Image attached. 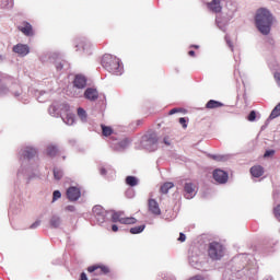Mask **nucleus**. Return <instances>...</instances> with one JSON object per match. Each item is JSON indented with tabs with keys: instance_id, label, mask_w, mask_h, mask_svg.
<instances>
[{
	"instance_id": "obj_36",
	"label": "nucleus",
	"mask_w": 280,
	"mask_h": 280,
	"mask_svg": "<svg viewBox=\"0 0 280 280\" xmlns=\"http://www.w3.org/2000/svg\"><path fill=\"white\" fill-rule=\"evenodd\" d=\"M77 47H82V49H86V47H89V44L81 42L79 45H77Z\"/></svg>"
},
{
	"instance_id": "obj_24",
	"label": "nucleus",
	"mask_w": 280,
	"mask_h": 280,
	"mask_svg": "<svg viewBox=\"0 0 280 280\" xmlns=\"http://www.w3.org/2000/svg\"><path fill=\"white\" fill-rule=\"evenodd\" d=\"M101 128H102V132H103L104 137H110V135H113V128L112 127H108L106 125H102Z\"/></svg>"
},
{
	"instance_id": "obj_3",
	"label": "nucleus",
	"mask_w": 280,
	"mask_h": 280,
	"mask_svg": "<svg viewBox=\"0 0 280 280\" xmlns=\"http://www.w3.org/2000/svg\"><path fill=\"white\" fill-rule=\"evenodd\" d=\"M208 255L210 259H222L224 257V245L220 242H211L208 246Z\"/></svg>"
},
{
	"instance_id": "obj_45",
	"label": "nucleus",
	"mask_w": 280,
	"mask_h": 280,
	"mask_svg": "<svg viewBox=\"0 0 280 280\" xmlns=\"http://www.w3.org/2000/svg\"><path fill=\"white\" fill-rule=\"evenodd\" d=\"M57 69H62V63L57 65Z\"/></svg>"
},
{
	"instance_id": "obj_43",
	"label": "nucleus",
	"mask_w": 280,
	"mask_h": 280,
	"mask_svg": "<svg viewBox=\"0 0 280 280\" xmlns=\"http://www.w3.org/2000/svg\"><path fill=\"white\" fill-rule=\"evenodd\" d=\"M188 56H190L191 58H194V56H196V51H194V50L188 51Z\"/></svg>"
},
{
	"instance_id": "obj_14",
	"label": "nucleus",
	"mask_w": 280,
	"mask_h": 280,
	"mask_svg": "<svg viewBox=\"0 0 280 280\" xmlns=\"http://www.w3.org/2000/svg\"><path fill=\"white\" fill-rule=\"evenodd\" d=\"M209 10L214 13L222 12V5L220 4V0H212L210 3H208Z\"/></svg>"
},
{
	"instance_id": "obj_41",
	"label": "nucleus",
	"mask_w": 280,
	"mask_h": 280,
	"mask_svg": "<svg viewBox=\"0 0 280 280\" xmlns=\"http://www.w3.org/2000/svg\"><path fill=\"white\" fill-rule=\"evenodd\" d=\"M80 280H89V278L86 277V273L82 272Z\"/></svg>"
},
{
	"instance_id": "obj_1",
	"label": "nucleus",
	"mask_w": 280,
	"mask_h": 280,
	"mask_svg": "<svg viewBox=\"0 0 280 280\" xmlns=\"http://www.w3.org/2000/svg\"><path fill=\"white\" fill-rule=\"evenodd\" d=\"M255 21L258 32L268 36V34H270L272 23H275V16H272V13H270L266 8H260L256 12Z\"/></svg>"
},
{
	"instance_id": "obj_38",
	"label": "nucleus",
	"mask_w": 280,
	"mask_h": 280,
	"mask_svg": "<svg viewBox=\"0 0 280 280\" xmlns=\"http://www.w3.org/2000/svg\"><path fill=\"white\" fill-rule=\"evenodd\" d=\"M37 226H40V221H35V222L31 225V229H36Z\"/></svg>"
},
{
	"instance_id": "obj_4",
	"label": "nucleus",
	"mask_w": 280,
	"mask_h": 280,
	"mask_svg": "<svg viewBox=\"0 0 280 280\" xmlns=\"http://www.w3.org/2000/svg\"><path fill=\"white\" fill-rule=\"evenodd\" d=\"M112 222H119L120 224H137V220L133 217H124V212H114L112 215Z\"/></svg>"
},
{
	"instance_id": "obj_6",
	"label": "nucleus",
	"mask_w": 280,
	"mask_h": 280,
	"mask_svg": "<svg viewBox=\"0 0 280 280\" xmlns=\"http://www.w3.org/2000/svg\"><path fill=\"white\" fill-rule=\"evenodd\" d=\"M88 272H94L96 277H100L102 275H108L110 269L105 265H93L88 267Z\"/></svg>"
},
{
	"instance_id": "obj_17",
	"label": "nucleus",
	"mask_w": 280,
	"mask_h": 280,
	"mask_svg": "<svg viewBox=\"0 0 280 280\" xmlns=\"http://www.w3.org/2000/svg\"><path fill=\"white\" fill-rule=\"evenodd\" d=\"M36 154H37L36 149L30 148V147L25 148L23 153H22L24 159H34V156H36Z\"/></svg>"
},
{
	"instance_id": "obj_25",
	"label": "nucleus",
	"mask_w": 280,
	"mask_h": 280,
	"mask_svg": "<svg viewBox=\"0 0 280 280\" xmlns=\"http://www.w3.org/2000/svg\"><path fill=\"white\" fill-rule=\"evenodd\" d=\"M144 230H145V225H138V226L131 228L130 233L132 235H138V233H143Z\"/></svg>"
},
{
	"instance_id": "obj_21",
	"label": "nucleus",
	"mask_w": 280,
	"mask_h": 280,
	"mask_svg": "<svg viewBox=\"0 0 280 280\" xmlns=\"http://www.w3.org/2000/svg\"><path fill=\"white\" fill-rule=\"evenodd\" d=\"M172 188H174V183L166 182L161 186L160 191L161 194H167Z\"/></svg>"
},
{
	"instance_id": "obj_11",
	"label": "nucleus",
	"mask_w": 280,
	"mask_h": 280,
	"mask_svg": "<svg viewBox=\"0 0 280 280\" xmlns=\"http://www.w3.org/2000/svg\"><path fill=\"white\" fill-rule=\"evenodd\" d=\"M84 97L90 102H95L100 97V92H97V89L88 88L84 92Z\"/></svg>"
},
{
	"instance_id": "obj_7",
	"label": "nucleus",
	"mask_w": 280,
	"mask_h": 280,
	"mask_svg": "<svg viewBox=\"0 0 280 280\" xmlns=\"http://www.w3.org/2000/svg\"><path fill=\"white\" fill-rule=\"evenodd\" d=\"M184 191H185V198H187L188 200H191V198H194V196H196L198 191V186H196V184L191 182L185 183Z\"/></svg>"
},
{
	"instance_id": "obj_46",
	"label": "nucleus",
	"mask_w": 280,
	"mask_h": 280,
	"mask_svg": "<svg viewBox=\"0 0 280 280\" xmlns=\"http://www.w3.org/2000/svg\"><path fill=\"white\" fill-rule=\"evenodd\" d=\"M192 47H194L195 49H199L200 46L194 45Z\"/></svg>"
},
{
	"instance_id": "obj_47",
	"label": "nucleus",
	"mask_w": 280,
	"mask_h": 280,
	"mask_svg": "<svg viewBox=\"0 0 280 280\" xmlns=\"http://www.w3.org/2000/svg\"><path fill=\"white\" fill-rule=\"evenodd\" d=\"M164 143H166L167 145H170V143H167V139H164Z\"/></svg>"
},
{
	"instance_id": "obj_22",
	"label": "nucleus",
	"mask_w": 280,
	"mask_h": 280,
	"mask_svg": "<svg viewBox=\"0 0 280 280\" xmlns=\"http://www.w3.org/2000/svg\"><path fill=\"white\" fill-rule=\"evenodd\" d=\"M126 183L129 185V187H137V185L139 184V180L135 176H127Z\"/></svg>"
},
{
	"instance_id": "obj_16",
	"label": "nucleus",
	"mask_w": 280,
	"mask_h": 280,
	"mask_svg": "<svg viewBox=\"0 0 280 280\" xmlns=\"http://www.w3.org/2000/svg\"><path fill=\"white\" fill-rule=\"evenodd\" d=\"M250 174L254 176V178H260V176H264V168L261 165H256L250 168Z\"/></svg>"
},
{
	"instance_id": "obj_20",
	"label": "nucleus",
	"mask_w": 280,
	"mask_h": 280,
	"mask_svg": "<svg viewBox=\"0 0 280 280\" xmlns=\"http://www.w3.org/2000/svg\"><path fill=\"white\" fill-rule=\"evenodd\" d=\"M46 152H47L48 156H51V158L57 156L58 147H56L54 144H50V145L47 147Z\"/></svg>"
},
{
	"instance_id": "obj_40",
	"label": "nucleus",
	"mask_w": 280,
	"mask_h": 280,
	"mask_svg": "<svg viewBox=\"0 0 280 280\" xmlns=\"http://www.w3.org/2000/svg\"><path fill=\"white\" fill-rule=\"evenodd\" d=\"M112 231H113L114 233H117V232L119 231V228L114 224V225H112Z\"/></svg>"
},
{
	"instance_id": "obj_33",
	"label": "nucleus",
	"mask_w": 280,
	"mask_h": 280,
	"mask_svg": "<svg viewBox=\"0 0 280 280\" xmlns=\"http://www.w3.org/2000/svg\"><path fill=\"white\" fill-rule=\"evenodd\" d=\"M179 124L183 126V128H187V120L185 118H179Z\"/></svg>"
},
{
	"instance_id": "obj_13",
	"label": "nucleus",
	"mask_w": 280,
	"mask_h": 280,
	"mask_svg": "<svg viewBox=\"0 0 280 280\" xmlns=\"http://www.w3.org/2000/svg\"><path fill=\"white\" fill-rule=\"evenodd\" d=\"M149 211L153 213V215H161V208L159 207V202L155 199H149Z\"/></svg>"
},
{
	"instance_id": "obj_32",
	"label": "nucleus",
	"mask_w": 280,
	"mask_h": 280,
	"mask_svg": "<svg viewBox=\"0 0 280 280\" xmlns=\"http://www.w3.org/2000/svg\"><path fill=\"white\" fill-rule=\"evenodd\" d=\"M275 155V150H267L264 154L265 159H268V156H273Z\"/></svg>"
},
{
	"instance_id": "obj_26",
	"label": "nucleus",
	"mask_w": 280,
	"mask_h": 280,
	"mask_svg": "<svg viewBox=\"0 0 280 280\" xmlns=\"http://www.w3.org/2000/svg\"><path fill=\"white\" fill-rule=\"evenodd\" d=\"M65 124H67V126H73V124L75 122V117L71 114H68L65 118H63Z\"/></svg>"
},
{
	"instance_id": "obj_15",
	"label": "nucleus",
	"mask_w": 280,
	"mask_h": 280,
	"mask_svg": "<svg viewBox=\"0 0 280 280\" xmlns=\"http://www.w3.org/2000/svg\"><path fill=\"white\" fill-rule=\"evenodd\" d=\"M73 84L75 89H84L86 86V78L82 75H77L74 78Z\"/></svg>"
},
{
	"instance_id": "obj_39",
	"label": "nucleus",
	"mask_w": 280,
	"mask_h": 280,
	"mask_svg": "<svg viewBox=\"0 0 280 280\" xmlns=\"http://www.w3.org/2000/svg\"><path fill=\"white\" fill-rule=\"evenodd\" d=\"M210 159H213V161H222L220 155H211Z\"/></svg>"
},
{
	"instance_id": "obj_23",
	"label": "nucleus",
	"mask_w": 280,
	"mask_h": 280,
	"mask_svg": "<svg viewBox=\"0 0 280 280\" xmlns=\"http://www.w3.org/2000/svg\"><path fill=\"white\" fill-rule=\"evenodd\" d=\"M118 150H126L130 145V140L128 138H125L124 140L119 141L117 144Z\"/></svg>"
},
{
	"instance_id": "obj_27",
	"label": "nucleus",
	"mask_w": 280,
	"mask_h": 280,
	"mask_svg": "<svg viewBox=\"0 0 280 280\" xmlns=\"http://www.w3.org/2000/svg\"><path fill=\"white\" fill-rule=\"evenodd\" d=\"M50 226H52V229H58V226H60V218L52 217L50 219Z\"/></svg>"
},
{
	"instance_id": "obj_37",
	"label": "nucleus",
	"mask_w": 280,
	"mask_h": 280,
	"mask_svg": "<svg viewBox=\"0 0 280 280\" xmlns=\"http://www.w3.org/2000/svg\"><path fill=\"white\" fill-rule=\"evenodd\" d=\"M176 113H180V109L178 108H173L168 112V115H176Z\"/></svg>"
},
{
	"instance_id": "obj_12",
	"label": "nucleus",
	"mask_w": 280,
	"mask_h": 280,
	"mask_svg": "<svg viewBox=\"0 0 280 280\" xmlns=\"http://www.w3.org/2000/svg\"><path fill=\"white\" fill-rule=\"evenodd\" d=\"M13 51L19 56L25 57L27 54H30V46L25 44H18L13 47Z\"/></svg>"
},
{
	"instance_id": "obj_34",
	"label": "nucleus",
	"mask_w": 280,
	"mask_h": 280,
	"mask_svg": "<svg viewBox=\"0 0 280 280\" xmlns=\"http://www.w3.org/2000/svg\"><path fill=\"white\" fill-rule=\"evenodd\" d=\"M66 211H69L70 213H73V211H75V206H67Z\"/></svg>"
},
{
	"instance_id": "obj_35",
	"label": "nucleus",
	"mask_w": 280,
	"mask_h": 280,
	"mask_svg": "<svg viewBox=\"0 0 280 280\" xmlns=\"http://www.w3.org/2000/svg\"><path fill=\"white\" fill-rule=\"evenodd\" d=\"M187 240V236H185L184 233H179L178 242H185Z\"/></svg>"
},
{
	"instance_id": "obj_19",
	"label": "nucleus",
	"mask_w": 280,
	"mask_h": 280,
	"mask_svg": "<svg viewBox=\"0 0 280 280\" xmlns=\"http://www.w3.org/2000/svg\"><path fill=\"white\" fill-rule=\"evenodd\" d=\"M222 106H224V104L218 102V101H213L210 100L207 104H206V108L208 109H213V108H222Z\"/></svg>"
},
{
	"instance_id": "obj_42",
	"label": "nucleus",
	"mask_w": 280,
	"mask_h": 280,
	"mask_svg": "<svg viewBox=\"0 0 280 280\" xmlns=\"http://www.w3.org/2000/svg\"><path fill=\"white\" fill-rule=\"evenodd\" d=\"M275 79H276L277 82H279V84H280V73H279V72H277V73L275 74Z\"/></svg>"
},
{
	"instance_id": "obj_30",
	"label": "nucleus",
	"mask_w": 280,
	"mask_h": 280,
	"mask_svg": "<svg viewBox=\"0 0 280 280\" xmlns=\"http://www.w3.org/2000/svg\"><path fill=\"white\" fill-rule=\"evenodd\" d=\"M62 197V194L60 192V190H55L52 192V202H56V200H59V198Z\"/></svg>"
},
{
	"instance_id": "obj_18",
	"label": "nucleus",
	"mask_w": 280,
	"mask_h": 280,
	"mask_svg": "<svg viewBox=\"0 0 280 280\" xmlns=\"http://www.w3.org/2000/svg\"><path fill=\"white\" fill-rule=\"evenodd\" d=\"M143 141L148 144V145H156L158 143V139L156 136L154 135H150V136H144L143 137Z\"/></svg>"
},
{
	"instance_id": "obj_44",
	"label": "nucleus",
	"mask_w": 280,
	"mask_h": 280,
	"mask_svg": "<svg viewBox=\"0 0 280 280\" xmlns=\"http://www.w3.org/2000/svg\"><path fill=\"white\" fill-rule=\"evenodd\" d=\"M101 174H102V176H106V168H101Z\"/></svg>"
},
{
	"instance_id": "obj_31",
	"label": "nucleus",
	"mask_w": 280,
	"mask_h": 280,
	"mask_svg": "<svg viewBox=\"0 0 280 280\" xmlns=\"http://www.w3.org/2000/svg\"><path fill=\"white\" fill-rule=\"evenodd\" d=\"M248 121H255L257 119V113L255 110H252L247 117Z\"/></svg>"
},
{
	"instance_id": "obj_28",
	"label": "nucleus",
	"mask_w": 280,
	"mask_h": 280,
	"mask_svg": "<svg viewBox=\"0 0 280 280\" xmlns=\"http://www.w3.org/2000/svg\"><path fill=\"white\" fill-rule=\"evenodd\" d=\"M78 116L80 117V119H82V121H86V110H84V108H78Z\"/></svg>"
},
{
	"instance_id": "obj_9",
	"label": "nucleus",
	"mask_w": 280,
	"mask_h": 280,
	"mask_svg": "<svg viewBox=\"0 0 280 280\" xmlns=\"http://www.w3.org/2000/svg\"><path fill=\"white\" fill-rule=\"evenodd\" d=\"M213 178L217 183H220V185H224V183L229 180V174L222 170H215L213 172Z\"/></svg>"
},
{
	"instance_id": "obj_2",
	"label": "nucleus",
	"mask_w": 280,
	"mask_h": 280,
	"mask_svg": "<svg viewBox=\"0 0 280 280\" xmlns=\"http://www.w3.org/2000/svg\"><path fill=\"white\" fill-rule=\"evenodd\" d=\"M102 67L113 75H121V72L124 71V67H121V61H119V58L113 55L103 56Z\"/></svg>"
},
{
	"instance_id": "obj_10",
	"label": "nucleus",
	"mask_w": 280,
	"mask_h": 280,
	"mask_svg": "<svg viewBox=\"0 0 280 280\" xmlns=\"http://www.w3.org/2000/svg\"><path fill=\"white\" fill-rule=\"evenodd\" d=\"M18 30L24 34V36H34V28L28 22H23Z\"/></svg>"
},
{
	"instance_id": "obj_8",
	"label": "nucleus",
	"mask_w": 280,
	"mask_h": 280,
	"mask_svg": "<svg viewBox=\"0 0 280 280\" xmlns=\"http://www.w3.org/2000/svg\"><path fill=\"white\" fill-rule=\"evenodd\" d=\"M82 196V192L80 191V188L75 186H71L67 189V198L70 200V202H75L77 200H80V197Z\"/></svg>"
},
{
	"instance_id": "obj_29",
	"label": "nucleus",
	"mask_w": 280,
	"mask_h": 280,
	"mask_svg": "<svg viewBox=\"0 0 280 280\" xmlns=\"http://www.w3.org/2000/svg\"><path fill=\"white\" fill-rule=\"evenodd\" d=\"M54 177L56 180H60L62 178V172L59 168H54Z\"/></svg>"
},
{
	"instance_id": "obj_5",
	"label": "nucleus",
	"mask_w": 280,
	"mask_h": 280,
	"mask_svg": "<svg viewBox=\"0 0 280 280\" xmlns=\"http://www.w3.org/2000/svg\"><path fill=\"white\" fill-rule=\"evenodd\" d=\"M92 212L100 224L106 222V210L102 206H94Z\"/></svg>"
}]
</instances>
